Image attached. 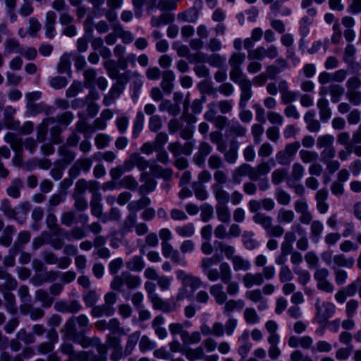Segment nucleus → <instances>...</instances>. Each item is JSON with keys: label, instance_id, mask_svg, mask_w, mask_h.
Listing matches in <instances>:
<instances>
[{"label": "nucleus", "instance_id": "f257e3e1", "mask_svg": "<svg viewBox=\"0 0 361 361\" xmlns=\"http://www.w3.org/2000/svg\"><path fill=\"white\" fill-rule=\"evenodd\" d=\"M176 276L178 279L181 281L183 285L176 297V301L191 299L195 292L202 286L201 279L186 274L183 270L177 271Z\"/></svg>", "mask_w": 361, "mask_h": 361}, {"label": "nucleus", "instance_id": "f03ea898", "mask_svg": "<svg viewBox=\"0 0 361 361\" xmlns=\"http://www.w3.org/2000/svg\"><path fill=\"white\" fill-rule=\"evenodd\" d=\"M252 220L265 231L268 237H281L284 233L283 226L280 224L274 225L272 217L265 213H256L253 215Z\"/></svg>", "mask_w": 361, "mask_h": 361}, {"label": "nucleus", "instance_id": "7ed1b4c3", "mask_svg": "<svg viewBox=\"0 0 361 361\" xmlns=\"http://www.w3.org/2000/svg\"><path fill=\"white\" fill-rule=\"evenodd\" d=\"M190 50L185 45H181L177 48V54L180 57L188 56L190 63H195V73L201 76L203 75V55L201 52H197L193 54H189Z\"/></svg>", "mask_w": 361, "mask_h": 361}, {"label": "nucleus", "instance_id": "20e7f679", "mask_svg": "<svg viewBox=\"0 0 361 361\" xmlns=\"http://www.w3.org/2000/svg\"><path fill=\"white\" fill-rule=\"evenodd\" d=\"M329 271L326 268L317 269L314 273V279L317 282V288L324 292L331 293L334 286L328 279Z\"/></svg>", "mask_w": 361, "mask_h": 361}, {"label": "nucleus", "instance_id": "39448f33", "mask_svg": "<svg viewBox=\"0 0 361 361\" xmlns=\"http://www.w3.org/2000/svg\"><path fill=\"white\" fill-rule=\"evenodd\" d=\"M299 142L287 144L283 150L277 152L276 159L281 165H289L300 148Z\"/></svg>", "mask_w": 361, "mask_h": 361}, {"label": "nucleus", "instance_id": "423d86ee", "mask_svg": "<svg viewBox=\"0 0 361 361\" xmlns=\"http://www.w3.org/2000/svg\"><path fill=\"white\" fill-rule=\"evenodd\" d=\"M316 319L318 323L322 324L331 318L336 311V306L331 302H324L320 305L319 302L315 304Z\"/></svg>", "mask_w": 361, "mask_h": 361}, {"label": "nucleus", "instance_id": "0eeeda50", "mask_svg": "<svg viewBox=\"0 0 361 361\" xmlns=\"http://www.w3.org/2000/svg\"><path fill=\"white\" fill-rule=\"evenodd\" d=\"M248 176L250 180L255 181L254 176V167L248 164H243L236 168L232 174V180L235 183L239 184L242 181V178Z\"/></svg>", "mask_w": 361, "mask_h": 361}, {"label": "nucleus", "instance_id": "6e6552de", "mask_svg": "<svg viewBox=\"0 0 361 361\" xmlns=\"http://www.w3.org/2000/svg\"><path fill=\"white\" fill-rule=\"evenodd\" d=\"M137 166L140 171H144L149 167V162L139 153H133L129 158L124 161L126 171H131L134 166Z\"/></svg>", "mask_w": 361, "mask_h": 361}, {"label": "nucleus", "instance_id": "1a4fd4ad", "mask_svg": "<svg viewBox=\"0 0 361 361\" xmlns=\"http://www.w3.org/2000/svg\"><path fill=\"white\" fill-rule=\"evenodd\" d=\"M240 90L239 107L240 109L246 108L247 102L252 98L253 93L252 90L251 80L238 85Z\"/></svg>", "mask_w": 361, "mask_h": 361}, {"label": "nucleus", "instance_id": "9d476101", "mask_svg": "<svg viewBox=\"0 0 361 361\" xmlns=\"http://www.w3.org/2000/svg\"><path fill=\"white\" fill-rule=\"evenodd\" d=\"M329 192L326 188H322L315 193L317 209L321 214H324L329 210V206L327 203Z\"/></svg>", "mask_w": 361, "mask_h": 361}, {"label": "nucleus", "instance_id": "9b49d317", "mask_svg": "<svg viewBox=\"0 0 361 361\" xmlns=\"http://www.w3.org/2000/svg\"><path fill=\"white\" fill-rule=\"evenodd\" d=\"M243 283L247 288H250L253 286H261L264 283L263 276L260 272L246 273L243 277Z\"/></svg>", "mask_w": 361, "mask_h": 361}, {"label": "nucleus", "instance_id": "f8f14e48", "mask_svg": "<svg viewBox=\"0 0 361 361\" xmlns=\"http://www.w3.org/2000/svg\"><path fill=\"white\" fill-rule=\"evenodd\" d=\"M239 143L235 139H231L229 141L228 149L223 152L224 153V159L229 164H234L238 158V151Z\"/></svg>", "mask_w": 361, "mask_h": 361}, {"label": "nucleus", "instance_id": "ddd939ff", "mask_svg": "<svg viewBox=\"0 0 361 361\" xmlns=\"http://www.w3.org/2000/svg\"><path fill=\"white\" fill-rule=\"evenodd\" d=\"M317 106L319 109V118L322 121L326 122L331 117V110L327 99L319 98L317 102Z\"/></svg>", "mask_w": 361, "mask_h": 361}, {"label": "nucleus", "instance_id": "4468645a", "mask_svg": "<svg viewBox=\"0 0 361 361\" xmlns=\"http://www.w3.org/2000/svg\"><path fill=\"white\" fill-rule=\"evenodd\" d=\"M304 121L307 124V129L312 133L318 132L321 128L319 121L315 118V112L313 110L308 111L304 116Z\"/></svg>", "mask_w": 361, "mask_h": 361}, {"label": "nucleus", "instance_id": "2eb2a0df", "mask_svg": "<svg viewBox=\"0 0 361 361\" xmlns=\"http://www.w3.org/2000/svg\"><path fill=\"white\" fill-rule=\"evenodd\" d=\"M226 135L235 137H245L247 134V128L242 126L238 121L233 122L232 124L226 130Z\"/></svg>", "mask_w": 361, "mask_h": 361}, {"label": "nucleus", "instance_id": "dca6fc26", "mask_svg": "<svg viewBox=\"0 0 361 361\" xmlns=\"http://www.w3.org/2000/svg\"><path fill=\"white\" fill-rule=\"evenodd\" d=\"M174 73L171 71H165L162 73L161 87L166 93L170 94L173 89Z\"/></svg>", "mask_w": 361, "mask_h": 361}, {"label": "nucleus", "instance_id": "f3484780", "mask_svg": "<svg viewBox=\"0 0 361 361\" xmlns=\"http://www.w3.org/2000/svg\"><path fill=\"white\" fill-rule=\"evenodd\" d=\"M56 14L53 11H49L46 14V23H45V34L46 36L52 39L55 34L54 25L56 23Z\"/></svg>", "mask_w": 361, "mask_h": 361}, {"label": "nucleus", "instance_id": "a211bd4d", "mask_svg": "<svg viewBox=\"0 0 361 361\" xmlns=\"http://www.w3.org/2000/svg\"><path fill=\"white\" fill-rule=\"evenodd\" d=\"M150 204L151 200L145 195H142L138 200L130 202L127 208L130 213L136 214L140 209L147 207Z\"/></svg>", "mask_w": 361, "mask_h": 361}, {"label": "nucleus", "instance_id": "6ab92c4d", "mask_svg": "<svg viewBox=\"0 0 361 361\" xmlns=\"http://www.w3.org/2000/svg\"><path fill=\"white\" fill-rule=\"evenodd\" d=\"M242 243L245 249L252 250L258 247L259 243L255 238V233L251 231H245L242 235Z\"/></svg>", "mask_w": 361, "mask_h": 361}, {"label": "nucleus", "instance_id": "aec40b11", "mask_svg": "<svg viewBox=\"0 0 361 361\" xmlns=\"http://www.w3.org/2000/svg\"><path fill=\"white\" fill-rule=\"evenodd\" d=\"M328 92L331 102L338 103L345 93V88L338 83H331L328 86Z\"/></svg>", "mask_w": 361, "mask_h": 361}, {"label": "nucleus", "instance_id": "412c9836", "mask_svg": "<svg viewBox=\"0 0 361 361\" xmlns=\"http://www.w3.org/2000/svg\"><path fill=\"white\" fill-rule=\"evenodd\" d=\"M126 267L131 271L140 272L145 267L142 257L135 255L126 263Z\"/></svg>", "mask_w": 361, "mask_h": 361}, {"label": "nucleus", "instance_id": "4be33fe9", "mask_svg": "<svg viewBox=\"0 0 361 361\" xmlns=\"http://www.w3.org/2000/svg\"><path fill=\"white\" fill-rule=\"evenodd\" d=\"M123 90L124 87H121L118 84L114 83L112 85L108 94L104 97L103 101L104 104L105 106H109L111 103H113L114 99H116L120 96V94L123 92Z\"/></svg>", "mask_w": 361, "mask_h": 361}, {"label": "nucleus", "instance_id": "5701e85b", "mask_svg": "<svg viewBox=\"0 0 361 361\" xmlns=\"http://www.w3.org/2000/svg\"><path fill=\"white\" fill-rule=\"evenodd\" d=\"M281 338H267L269 345L268 348V355L271 360H277L281 355V350L279 347Z\"/></svg>", "mask_w": 361, "mask_h": 361}, {"label": "nucleus", "instance_id": "b1692460", "mask_svg": "<svg viewBox=\"0 0 361 361\" xmlns=\"http://www.w3.org/2000/svg\"><path fill=\"white\" fill-rule=\"evenodd\" d=\"M233 270L235 271H247L251 268V263L248 259H244L240 255H236L231 261Z\"/></svg>", "mask_w": 361, "mask_h": 361}, {"label": "nucleus", "instance_id": "393cba45", "mask_svg": "<svg viewBox=\"0 0 361 361\" xmlns=\"http://www.w3.org/2000/svg\"><path fill=\"white\" fill-rule=\"evenodd\" d=\"M115 312L114 307H109L105 303L102 305L94 306L91 310V314L94 317H100L103 315L112 316Z\"/></svg>", "mask_w": 361, "mask_h": 361}, {"label": "nucleus", "instance_id": "a878e982", "mask_svg": "<svg viewBox=\"0 0 361 361\" xmlns=\"http://www.w3.org/2000/svg\"><path fill=\"white\" fill-rule=\"evenodd\" d=\"M224 313L229 315L231 312H233L234 310L240 311L242 310L245 307V302L241 300H233L231 299L229 300H226L224 302Z\"/></svg>", "mask_w": 361, "mask_h": 361}, {"label": "nucleus", "instance_id": "bb28decb", "mask_svg": "<svg viewBox=\"0 0 361 361\" xmlns=\"http://www.w3.org/2000/svg\"><path fill=\"white\" fill-rule=\"evenodd\" d=\"M101 194H94L90 201L91 213L93 216L100 218L102 214V204Z\"/></svg>", "mask_w": 361, "mask_h": 361}, {"label": "nucleus", "instance_id": "cd10ccee", "mask_svg": "<svg viewBox=\"0 0 361 361\" xmlns=\"http://www.w3.org/2000/svg\"><path fill=\"white\" fill-rule=\"evenodd\" d=\"M210 293L214 297L216 303L224 304L227 300V295L223 290V286L221 284L213 285L210 288Z\"/></svg>", "mask_w": 361, "mask_h": 361}, {"label": "nucleus", "instance_id": "c85d7f7f", "mask_svg": "<svg viewBox=\"0 0 361 361\" xmlns=\"http://www.w3.org/2000/svg\"><path fill=\"white\" fill-rule=\"evenodd\" d=\"M310 238L311 239L317 243L321 238L322 233L324 230V225L319 220H314L310 224Z\"/></svg>", "mask_w": 361, "mask_h": 361}, {"label": "nucleus", "instance_id": "c756f323", "mask_svg": "<svg viewBox=\"0 0 361 361\" xmlns=\"http://www.w3.org/2000/svg\"><path fill=\"white\" fill-rule=\"evenodd\" d=\"M5 141L8 143L14 152L23 151L22 139L14 133H8L4 137Z\"/></svg>", "mask_w": 361, "mask_h": 361}, {"label": "nucleus", "instance_id": "7c9ffc66", "mask_svg": "<svg viewBox=\"0 0 361 361\" xmlns=\"http://www.w3.org/2000/svg\"><path fill=\"white\" fill-rule=\"evenodd\" d=\"M85 231L78 226H75L70 231H63V235L68 241L73 240H80L85 236Z\"/></svg>", "mask_w": 361, "mask_h": 361}, {"label": "nucleus", "instance_id": "2f4dec72", "mask_svg": "<svg viewBox=\"0 0 361 361\" xmlns=\"http://www.w3.org/2000/svg\"><path fill=\"white\" fill-rule=\"evenodd\" d=\"M216 213L218 219L222 223H228L231 221V214L227 204L224 203L217 204L216 206Z\"/></svg>", "mask_w": 361, "mask_h": 361}, {"label": "nucleus", "instance_id": "473e14b6", "mask_svg": "<svg viewBox=\"0 0 361 361\" xmlns=\"http://www.w3.org/2000/svg\"><path fill=\"white\" fill-rule=\"evenodd\" d=\"M334 264L338 267L352 268L355 263L353 257L346 258L343 254L336 255L333 257Z\"/></svg>", "mask_w": 361, "mask_h": 361}, {"label": "nucleus", "instance_id": "72a5a7b5", "mask_svg": "<svg viewBox=\"0 0 361 361\" xmlns=\"http://www.w3.org/2000/svg\"><path fill=\"white\" fill-rule=\"evenodd\" d=\"M230 79L237 85L250 80L243 73L242 68H231Z\"/></svg>", "mask_w": 361, "mask_h": 361}, {"label": "nucleus", "instance_id": "f704fd0d", "mask_svg": "<svg viewBox=\"0 0 361 361\" xmlns=\"http://www.w3.org/2000/svg\"><path fill=\"white\" fill-rule=\"evenodd\" d=\"M113 28L124 44H130L133 41V34L129 31L124 30L120 23L114 24Z\"/></svg>", "mask_w": 361, "mask_h": 361}, {"label": "nucleus", "instance_id": "c9c22d12", "mask_svg": "<svg viewBox=\"0 0 361 361\" xmlns=\"http://www.w3.org/2000/svg\"><path fill=\"white\" fill-rule=\"evenodd\" d=\"M35 300L42 302L44 307H50L54 302V298L51 297L49 293L44 290L39 289L35 293Z\"/></svg>", "mask_w": 361, "mask_h": 361}, {"label": "nucleus", "instance_id": "e433bc0d", "mask_svg": "<svg viewBox=\"0 0 361 361\" xmlns=\"http://www.w3.org/2000/svg\"><path fill=\"white\" fill-rule=\"evenodd\" d=\"M23 186L20 178H15L11 182V185L7 188V193L13 198H18L20 195V190Z\"/></svg>", "mask_w": 361, "mask_h": 361}, {"label": "nucleus", "instance_id": "4c0bfd02", "mask_svg": "<svg viewBox=\"0 0 361 361\" xmlns=\"http://www.w3.org/2000/svg\"><path fill=\"white\" fill-rule=\"evenodd\" d=\"M295 218L294 212L290 209L281 208L277 214V220L280 223L290 224Z\"/></svg>", "mask_w": 361, "mask_h": 361}, {"label": "nucleus", "instance_id": "58836bf2", "mask_svg": "<svg viewBox=\"0 0 361 361\" xmlns=\"http://www.w3.org/2000/svg\"><path fill=\"white\" fill-rule=\"evenodd\" d=\"M124 283L126 287L130 289H135L141 284V279L139 276L133 275L130 273H124Z\"/></svg>", "mask_w": 361, "mask_h": 361}, {"label": "nucleus", "instance_id": "ea45409f", "mask_svg": "<svg viewBox=\"0 0 361 361\" xmlns=\"http://www.w3.org/2000/svg\"><path fill=\"white\" fill-rule=\"evenodd\" d=\"M213 189L214 196L218 201L217 204L224 203L226 204L229 200V194L219 184L214 185Z\"/></svg>", "mask_w": 361, "mask_h": 361}, {"label": "nucleus", "instance_id": "a19ab883", "mask_svg": "<svg viewBox=\"0 0 361 361\" xmlns=\"http://www.w3.org/2000/svg\"><path fill=\"white\" fill-rule=\"evenodd\" d=\"M58 152L61 157V161L67 165L71 164L75 158V152L70 150L66 145L61 146Z\"/></svg>", "mask_w": 361, "mask_h": 361}, {"label": "nucleus", "instance_id": "79ce46f5", "mask_svg": "<svg viewBox=\"0 0 361 361\" xmlns=\"http://www.w3.org/2000/svg\"><path fill=\"white\" fill-rule=\"evenodd\" d=\"M173 15L167 13H162L159 17L153 16L151 19V25L153 27H159L161 25L168 24L173 21Z\"/></svg>", "mask_w": 361, "mask_h": 361}, {"label": "nucleus", "instance_id": "37998d69", "mask_svg": "<svg viewBox=\"0 0 361 361\" xmlns=\"http://www.w3.org/2000/svg\"><path fill=\"white\" fill-rule=\"evenodd\" d=\"M245 60V54L241 52H233L228 59L231 68H241Z\"/></svg>", "mask_w": 361, "mask_h": 361}, {"label": "nucleus", "instance_id": "c03bdc74", "mask_svg": "<svg viewBox=\"0 0 361 361\" xmlns=\"http://www.w3.org/2000/svg\"><path fill=\"white\" fill-rule=\"evenodd\" d=\"M286 0H276L271 5V11L275 14L279 13L282 16H288L291 13L290 8L283 6Z\"/></svg>", "mask_w": 361, "mask_h": 361}, {"label": "nucleus", "instance_id": "a18cd8bd", "mask_svg": "<svg viewBox=\"0 0 361 361\" xmlns=\"http://www.w3.org/2000/svg\"><path fill=\"white\" fill-rule=\"evenodd\" d=\"M137 222V214L130 213L123 221V226L121 228L122 233H128L132 231L133 228L135 226Z\"/></svg>", "mask_w": 361, "mask_h": 361}, {"label": "nucleus", "instance_id": "49530a36", "mask_svg": "<svg viewBox=\"0 0 361 361\" xmlns=\"http://www.w3.org/2000/svg\"><path fill=\"white\" fill-rule=\"evenodd\" d=\"M118 185L130 190H135L138 187V183L133 176L128 175L119 181Z\"/></svg>", "mask_w": 361, "mask_h": 361}, {"label": "nucleus", "instance_id": "de8ad7c7", "mask_svg": "<svg viewBox=\"0 0 361 361\" xmlns=\"http://www.w3.org/2000/svg\"><path fill=\"white\" fill-rule=\"evenodd\" d=\"M74 342L79 343L82 348H88L89 346L96 345L99 342V338L97 337L89 338L85 336H76L73 338Z\"/></svg>", "mask_w": 361, "mask_h": 361}, {"label": "nucleus", "instance_id": "09e8293b", "mask_svg": "<svg viewBox=\"0 0 361 361\" xmlns=\"http://www.w3.org/2000/svg\"><path fill=\"white\" fill-rule=\"evenodd\" d=\"M219 277L223 283H228L232 279V271L227 262H222L219 266Z\"/></svg>", "mask_w": 361, "mask_h": 361}, {"label": "nucleus", "instance_id": "8fccbe9b", "mask_svg": "<svg viewBox=\"0 0 361 361\" xmlns=\"http://www.w3.org/2000/svg\"><path fill=\"white\" fill-rule=\"evenodd\" d=\"M210 140L216 145V149L219 152H225L226 143L222 140V134L219 131H214L209 134Z\"/></svg>", "mask_w": 361, "mask_h": 361}, {"label": "nucleus", "instance_id": "3c124183", "mask_svg": "<svg viewBox=\"0 0 361 361\" xmlns=\"http://www.w3.org/2000/svg\"><path fill=\"white\" fill-rule=\"evenodd\" d=\"M355 52L356 49L355 47L351 44H348L345 48L343 56V61L348 66H351L354 63Z\"/></svg>", "mask_w": 361, "mask_h": 361}, {"label": "nucleus", "instance_id": "603ef678", "mask_svg": "<svg viewBox=\"0 0 361 361\" xmlns=\"http://www.w3.org/2000/svg\"><path fill=\"white\" fill-rule=\"evenodd\" d=\"M140 336V331H135L133 334H131L128 337L127 340V343L125 348V354L126 355H130L134 347L135 346L136 343H137V341Z\"/></svg>", "mask_w": 361, "mask_h": 361}, {"label": "nucleus", "instance_id": "864d4df0", "mask_svg": "<svg viewBox=\"0 0 361 361\" xmlns=\"http://www.w3.org/2000/svg\"><path fill=\"white\" fill-rule=\"evenodd\" d=\"M243 316L247 324H256L259 322V317L256 310L252 307H247L245 309Z\"/></svg>", "mask_w": 361, "mask_h": 361}, {"label": "nucleus", "instance_id": "5fc2aeb1", "mask_svg": "<svg viewBox=\"0 0 361 361\" xmlns=\"http://www.w3.org/2000/svg\"><path fill=\"white\" fill-rule=\"evenodd\" d=\"M301 161L305 164L315 162L319 155L316 152L302 149L299 152Z\"/></svg>", "mask_w": 361, "mask_h": 361}, {"label": "nucleus", "instance_id": "6e6d98bb", "mask_svg": "<svg viewBox=\"0 0 361 361\" xmlns=\"http://www.w3.org/2000/svg\"><path fill=\"white\" fill-rule=\"evenodd\" d=\"M270 171L271 168L267 162L263 161L259 164L256 167H254L255 181L259 180L260 176L267 175Z\"/></svg>", "mask_w": 361, "mask_h": 361}, {"label": "nucleus", "instance_id": "4d7b16f0", "mask_svg": "<svg viewBox=\"0 0 361 361\" xmlns=\"http://www.w3.org/2000/svg\"><path fill=\"white\" fill-rule=\"evenodd\" d=\"M304 173L305 168L301 164L295 162L293 164L291 169V177L294 181H300L302 178Z\"/></svg>", "mask_w": 361, "mask_h": 361}, {"label": "nucleus", "instance_id": "13d9d810", "mask_svg": "<svg viewBox=\"0 0 361 361\" xmlns=\"http://www.w3.org/2000/svg\"><path fill=\"white\" fill-rule=\"evenodd\" d=\"M75 319L74 317L71 318L68 320V322L65 324V331L66 336H68L71 339L73 340V338H75L78 336L76 326H75Z\"/></svg>", "mask_w": 361, "mask_h": 361}, {"label": "nucleus", "instance_id": "bf43d9fd", "mask_svg": "<svg viewBox=\"0 0 361 361\" xmlns=\"http://www.w3.org/2000/svg\"><path fill=\"white\" fill-rule=\"evenodd\" d=\"M334 137L331 135H324L318 137L317 140V146L318 148H326L333 146Z\"/></svg>", "mask_w": 361, "mask_h": 361}, {"label": "nucleus", "instance_id": "052dcab7", "mask_svg": "<svg viewBox=\"0 0 361 361\" xmlns=\"http://www.w3.org/2000/svg\"><path fill=\"white\" fill-rule=\"evenodd\" d=\"M247 58L249 60H262L265 58V48L259 46L256 49L249 50Z\"/></svg>", "mask_w": 361, "mask_h": 361}, {"label": "nucleus", "instance_id": "680f3d73", "mask_svg": "<svg viewBox=\"0 0 361 361\" xmlns=\"http://www.w3.org/2000/svg\"><path fill=\"white\" fill-rule=\"evenodd\" d=\"M176 232L181 237H190L195 233V228L192 224H188L177 226Z\"/></svg>", "mask_w": 361, "mask_h": 361}, {"label": "nucleus", "instance_id": "e2e57ef3", "mask_svg": "<svg viewBox=\"0 0 361 361\" xmlns=\"http://www.w3.org/2000/svg\"><path fill=\"white\" fill-rule=\"evenodd\" d=\"M275 197L279 204L281 205H288L291 201L290 195L285 190L278 188L275 193Z\"/></svg>", "mask_w": 361, "mask_h": 361}, {"label": "nucleus", "instance_id": "0e129e2a", "mask_svg": "<svg viewBox=\"0 0 361 361\" xmlns=\"http://www.w3.org/2000/svg\"><path fill=\"white\" fill-rule=\"evenodd\" d=\"M333 269L336 283L338 286H342L345 284L348 279V272L344 269L334 268V267Z\"/></svg>", "mask_w": 361, "mask_h": 361}, {"label": "nucleus", "instance_id": "69168bd1", "mask_svg": "<svg viewBox=\"0 0 361 361\" xmlns=\"http://www.w3.org/2000/svg\"><path fill=\"white\" fill-rule=\"evenodd\" d=\"M226 59L218 54H213L204 59V61L216 68H220L224 63Z\"/></svg>", "mask_w": 361, "mask_h": 361}, {"label": "nucleus", "instance_id": "338daca9", "mask_svg": "<svg viewBox=\"0 0 361 361\" xmlns=\"http://www.w3.org/2000/svg\"><path fill=\"white\" fill-rule=\"evenodd\" d=\"M148 128L152 132H158L162 128V121L161 117L159 115L150 116Z\"/></svg>", "mask_w": 361, "mask_h": 361}, {"label": "nucleus", "instance_id": "774afa93", "mask_svg": "<svg viewBox=\"0 0 361 361\" xmlns=\"http://www.w3.org/2000/svg\"><path fill=\"white\" fill-rule=\"evenodd\" d=\"M346 97L348 101L355 106L361 104V92L358 90H347Z\"/></svg>", "mask_w": 361, "mask_h": 361}]
</instances>
